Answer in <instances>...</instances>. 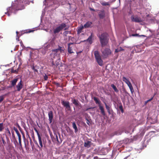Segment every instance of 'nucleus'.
I'll return each mask as SVG.
<instances>
[{"mask_svg": "<svg viewBox=\"0 0 159 159\" xmlns=\"http://www.w3.org/2000/svg\"><path fill=\"white\" fill-rule=\"evenodd\" d=\"M18 2L17 5H15L14 3H12L11 7L7 8V11L5 12V14H7L8 16H10L11 15L10 13H11L16 11L20 10L24 8L23 4H23L24 3V0H15V2Z\"/></svg>", "mask_w": 159, "mask_h": 159, "instance_id": "nucleus-1", "label": "nucleus"}, {"mask_svg": "<svg viewBox=\"0 0 159 159\" xmlns=\"http://www.w3.org/2000/svg\"><path fill=\"white\" fill-rule=\"evenodd\" d=\"M64 47L58 46V48L52 50V52L51 54L52 58H54L56 57H57L59 55L60 53H62L64 52Z\"/></svg>", "mask_w": 159, "mask_h": 159, "instance_id": "nucleus-2", "label": "nucleus"}, {"mask_svg": "<svg viewBox=\"0 0 159 159\" xmlns=\"http://www.w3.org/2000/svg\"><path fill=\"white\" fill-rule=\"evenodd\" d=\"M100 39V42L102 46L103 47L106 45L107 43V34L106 33H103L101 35L98 36Z\"/></svg>", "mask_w": 159, "mask_h": 159, "instance_id": "nucleus-3", "label": "nucleus"}, {"mask_svg": "<svg viewBox=\"0 0 159 159\" xmlns=\"http://www.w3.org/2000/svg\"><path fill=\"white\" fill-rule=\"evenodd\" d=\"M66 25L65 23H63L60 24L57 27L53 30V33L56 34L59 33L60 31L64 29V30H66L68 28H66Z\"/></svg>", "mask_w": 159, "mask_h": 159, "instance_id": "nucleus-4", "label": "nucleus"}, {"mask_svg": "<svg viewBox=\"0 0 159 159\" xmlns=\"http://www.w3.org/2000/svg\"><path fill=\"white\" fill-rule=\"evenodd\" d=\"M94 55L98 64L100 66H102L103 65V61L98 51H95L94 52Z\"/></svg>", "mask_w": 159, "mask_h": 159, "instance_id": "nucleus-5", "label": "nucleus"}, {"mask_svg": "<svg viewBox=\"0 0 159 159\" xmlns=\"http://www.w3.org/2000/svg\"><path fill=\"white\" fill-rule=\"evenodd\" d=\"M123 80L128 85L129 87L130 91L132 93L134 92V90L132 85L128 79L126 78L125 77H123Z\"/></svg>", "mask_w": 159, "mask_h": 159, "instance_id": "nucleus-6", "label": "nucleus"}, {"mask_svg": "<svg viewBox=\"0 0 159 159\" xmlns=\"http://www.w3.org/2000/svg\"><path fill=\"white\" fill-rule=\"evenodd\" d=\"M61 103L62 105L66 108V109L67 110L70 111L71 110V108L69 101L61 100Z\"/></svg>", "mask_w": 159, "mask_h": 159, "instance_id": "nucleus-7", "label": "nucleus"}, {"mask_svg": "<svg viewBox=\"0 0 159 159\" xmlns=\"http://www.w3.org/2000/svg\"><path fill=\"white\" fill-rule=\"evenodd\" d=\"M102 53L103 57L106 58L109 55H111V51L110 49L106 48L102 52Z\"/></svg>", "mask_w": 159, "mask_h": 159, "instance_id": "nucleus-8", "label": "nucleus"}, {"mask_svg": "<svg viewBox=\"0 0 159 159\" xmlns=\"http://www.w3.org/2000/svg\"><path fill=\"white\" fill-rule=\"evenodd\" d=\"M131 18L132 21L136 22L139 23L141 22L142 21L140 17H136L134 18L133 16H132Z\"/></svg>", "mask_w": 159, "mask_h": 159, "instance_id": "nucleus-9", "label": "nucleus"}, {"mask_svg": "<svg viewBox=\"0 0 159 159\" xmlns=\"http://www.w3.org/2000/svg\"><path fill=\"white\" fill-rule=\"evenodd\" d=\"M98 15L99 17L101 19L104 18L105 16V13L104 10L99 11L98 13Z\"/></svg>", "mask_w": 159, "mask_h": 159, "instance_id": "nucleus-10", "label": "nucleus"}, {"mask_svg": "<svg viewBox=\"0 0 159 159\" xmlns=\"http://www.w3.org/2000/svg\"><path fill=\"white\" fill-rule=\"evenodd\" d=\"M74 44V43H69L68 44L67 50L69 53H73L74 52L72 51V46H71V45Z\"/></svg>", "mask_w": 159, "mask_h": 159, "instance_id": "nucleus-11", "label": "nucleus"}, {"mask_svg": "<svg viewBox=\"0 0 159 159\" xmlns=\"http://www.w3.org/2000/svg\"><path fill=\"white\" fill-rule=\"evenodd\" d=\"M23 86V85L22 84V82L21 80L20 81L16 86V88H17V90L19 91H20L22 88Z\"/></svg>", "mask_w": 159, "mask_h": 159, "instance_id": "nucleus-12", "label": "nucleus"}, {"mask_svg": "<svg viewBox=\"0 0 159 159\" xmlns=\"http://www.w3.org/2000/svg\"><path fill=\"white\" fill-rule=\"evenodd\" d=\"M49 117V120L50 123H51L52 121L53 118V112L50 111L48 112V114Z\"/></svg>", "mask_w": 159, "mask_h": 159, "instance_id": "nucleus-13", "label": "nucleus"}, {"mask_svg": "<svg viewBox=\"0 0 159 159\" xmlns=\"http://www.w3.org/2000/svg\"><path fill=\"white\" fill-rule=\"evenodd\" d=\"M99 109L101 111V112L103 116H105L106 115V114L104 111V107L103 106L101 105H98Z\"/></svg>", "mask_w": 159, "mask_h": 159, "instance_id": "nucleus-14", "label": "nucleus"}, {"mask_svg": "<svg viewBox=\"0 0 159 159\" xmlns=\"http://www.w3.org/2000/svg\"><path fill=\"white\" fill-rule=\"evenodd\" d=\"M38 139H39V143L40 145V146H39V148L41 150L42 148L43 147V145L42 143V138L41 136H39L38 137Z\"/></svg>", "mask_w": 159, "mask_h": 159, "instance_id": "nucleus-15", "label": "nucleus"}, {"mask_svg": "<svg viewBox=\"0 0 159 159\" xmlns=\"http://www.w3.org/2000/svg\"><path fill=\"white\" fill-rule=\"evenodd\" d=\"M92 34H91V35L88 38L86 39V40H84V41H83L85 42L86 41H87L89 42L90 44H91L92 43Z\"/></svg>", "mask_w": 159, "mask_h": 159, "instance_id": "nucleus-16", "label": "nucleus"}, {"mask_svg": "<svg viewBox=\"0 0 159 159\" xmlns=\"http://www.w3.org/2000/svg\"><path fill=\"white\" fill-rule=\"evenodd\" d=\"M92 24V23L91 22L88 21L84 25V26L85 28H88L90 27Z\"/></svg>", "mask_w": 159, "mask_h": 159, "instance_id": "nucleus-17", "label": "nucleus"}, {"mask_svg": "<svg viewBox=\"0 0 159 159\" xmlns=\"http://www.w3.org/2000/svg\"><path fill=\"white\" fill-rule=\"evenodd\" d=\"M18 80V78H16L11 81V85L12 87L14 86L16 84Z\"/></svg>", "mask_w": 159, "mask_h": 159, "instance_id": "nucleus-18", "label": "nucleus"}, {"mask_svg": "<svg viewBox=\"0 0 159 159\" xmlns=\"http://www.w3.org/2000/svg\"><path fill=\"white\" fill-rule=\"evenodd\" d=\"M91 142L90 141H87L84 143V146L85 147L89 148L90 147Z\"/></svg>", "mask_w": 159, "mask_h": 159, "instance_id": "nucleus-19", "label": "nucleus"}, {"mask_svg": "<svg viewBox=\"0 0 159 159\" xmlns=\"http://www.w3.org/2000/svg\"><path fill=\"white\" fill-rule=\"evenodd\" d=\"M72 126L73 128L75 129V132L76 133L78 132V129L76 125L75 122L72 123Z\"/></svg>", "mask_w": 159, "mask_h": 159, "instance_id": "nucleus-20", "label": "nucleus"}, {"mask_svg": "<svg viewBox=\"0 0 159 159\" xmlns=\"http://www.w3.org/2000/svg\"><path fill=\"white\" fill-rule=\"evenodd\" d=\"M93 99L95 101V103L96 104H98L99 105H101V102L100 100L97 98L94 97L93 98Z\"/></svg>", "mask_w": 159, "mask_h": 159, "instance_id": "nucleus-21", "label": "nucleus"}, {"mask_svg": "<svg viewBox=\"0 0 159 159\" xmlns=\"http://www.w3.org/2000/svg\"><path fill=\"white\" fill-rule=\"evenodd\" d=\"M84 28V27L83 25L81 26L80 27H79L78 30H77V32L78 34H80L82 32V31Z\"/></svg>", "mask_w": 159, "mask_h": 159, "instance_id": "nucleus-22", "label": "nucleus"}, {"mask_svg": "<svg viewBox=\"0 0 159 159\" xmlns=\"http://www.w3.org/2000/svg\"><path fill=\"white\" fill-rule=\"evenodd\" d=\"M111 87L113 89L114 91L116 92H118L119 91L117 89V88L113 84L111 85Z\"/></svg>", "mask_w": 159, "mask_h": 159, "instance_id": "nucleus-23", "label": "nucleus"}, {"mask_svg": "<svg viewBox=\"0 0 159 159\" xmlns=\"http://www.w3.org/2000/svg\"><path fill=\"white\" fill-rule=\"evenodd\" d=\"M72 103L76 106H77L79 105V102L78 100H76L75 99H74L72 100Z\"/></svg>", "mask_w": 159, "mask_h": 159, "instance_id": "nucleus-24", "label": "nucleus"}, {"mask_svg": "<svg viewBox=\"0 0 159 159\" xmlns=\"http://www.w3.org/2000/svg\"><path fill=\"white\" fill-rule=\"evenodd\" d=\"M124 49L122 48L121 47H120L117 49H116L115 52L116 53L118 52L124 51Z\"/></svg>", "mask_w": 159, "mask_h": 159, "instance_id": "nucleus-25", "label": "nucleus"}, {"mask_svg": "<svg viewBox=\"0 0 159 159\" xmlns=\"http://www.w3.org/2000/svg\"><path fill=\"white\" fill-rule=\"evenodd\" d=\"M105 104V107H106V108L107 109V112L109 114L110 113V107L107 105V103L106 102L104 103Z\"/></svg>", "mask_w": 159, "mask_h": 159, "instance_id": "nucleus-26", "label": "nucleus"}, {"mask_svg": "<svg viewBox=\"0 0 159 159\" xmlns=\"http://www.w3.org/2000/svg\"><path fill=\"white\" fill-rule=\"evenodd\" d=\"M4 129L3 123H0V132L2 131Z\"/></svg>", "mask_w": 159, "mask_h": 159, "instance_id": "nucleus-27", "label": "nucleus"}, {"mask_svg": "<svg viewBox=\"0 0 159 159\" xmlns=\"http://www.w3.org/2000/svg\"><path fill=\"white\" fill-rule=\"evenodd\" d=\"M13 142L14 144L15 145V146H16L18 145V143L15 137H14V138L13 139Z\"/></svg>", "mask_w": 159, "mask_h": 159, "instance_id": "nucleus-28", "label": "nucleus"}, {"mask_svg": "<svg viewBox=\"0 0 159 159\" xmlns=\"http://www.w3.org/2000/svg\"><path fill=\"white\" fill-rule=\"evenodd\" d=\"M101 4L103 6H109L110 5L108 2H102V3H101Z\"/></svg>", "mask_w": 159, "mask_h": 159, "instance_id": "nucleus-29", "label": "nucleus"}, {"mask_svg": "<svg viewBox=\"0 0 159 159\" xmlns=\"http://www.w3.org/2000/svg\"><path fill=\"white\" fill-rule=\"evenodd\" d=\"M6 133L7 134V135L9 136H10L11 135V134L10 132L9 129L8 128H7L6 129Z\"/></svg>", "mask_w": 159, "mask_h": 159, "instance_id": "nucleus-30", "label": "nucleus"}, {"mask_svg": "<svg viewBox=\"0 0 159 159\" xmlns=\"http://www.w3.org/2000/svg\"><path fill=\"white\" fill-rule=\"evenodd\" d=\"M32 69L34 70V72H38V68H36V67L34 66H33L32 67Z\"/></svg>", "mask_w": 159, "mask_h": 159, "instance_id": "nucleus-31", "label": "nucleus"}, {"mask_svg": "<svg viewBox=\"0 0 159 159\" xmlns=\"http://www.w3.org/2000/svg\"><path fill=\"white\" fill-rule=\"evenodd\" d=\"M119 109L121 111V112L122 113H123L124 112V110L122 106V105L120 106H119Z\"/></svg>", "mask_w": 159, "mask_h": 159, "instance_id": "nucleus-32", "label": "nucleus"}, {"mask_svg": "<svg viewBox=\"0 0 159 159\" xmlns=\"http://www.w3.org/2000/svg\"><path fill=\"white\" fill-rule=\"evenodd\" d=\"M4 99V95L0 96V103Z\"/></svg>", "mask_w": 159, "mask_h": 159, "instance_id": "nucleus-33", "label": "nucleus"}, {"mask_svg": "<svg viewBox=\"0 0 159 159\" xmlns=\"http://www.w3.org/2000/svg\"><path fill=\"white\" fill-rule=\"evenodd\" d=\"M132 36H143V37H145V35H139V34H132Z\"/></svg>", "mask_w": 159, "mask_h": 159, "instance_id": "nucleus-34", "label": "nucleus"}, {"mask_svg": "<svg viewBox=\"0 0 159 159\" xmlns=\"http://www.w3.org/2000/svg\"><path fill=\"white\" fill-rule=\"evenodd\" d=\"M34 130H35V132H36L38 137H39V136H40V135L39 133L38 130L34 128Z\"/></svg>", "mask_w": 159, "mask_h": 159, "instance_id": "nucleus-35", "label": "nucleus"}, {"mask_svg": "<svg viewBox=\"0 0 159 159\" xmlns=\"http://www.w3.org/2000/svg\"><path fill=\"white\" fill-rule=\"evenodd\" d=\"M48 79V76L46 74H45V75L44 76V79L45 80H47Z\"/></svg>", "mask_w": 159, "mask_h": 159, "instance_id": "nucleus-36", "label": "nucleus"}, {"mask_svg": "<svg viewBox=\"0 0 159 159\" xmlns=\"http://www.w3.org/2000/svg\"><path fill=\"white\" fill-rule=\"evenodd\" d=\"M54 84L55 85L57 86V87H60V85L59 83L57 82H55Z\"/></svg>", "mask_w": 159, "mask_h": 159, "instance_id": "nucleus-37", "label": "nucleus"}, {"mask_svg": "<svg viewBox=\"0 0 159 159\" xmlns=\"http://www.w3.org/2000/svg\"><path fill=\"white\" fill-rule=\"evenodd\" d=\"M124 159H133V158L130 157V156H127L125 157Z\"/></svg>", "mask_w": 159, "mask_h": 159, "instance_id": "nucleus-38", "label": "nucleus"}, {"mask_svg": "<svg viewBox=\"0 0 159 159\" xmlns=\"http://www.w3.org/2000/svg\"><path fill=\"white\" fill-rule=\"evenodd\" d=\"M94 108H95V107H89V108H87V109L85 110V111H87L89 110V109H94Z\"/></svg>", "mask_w": 159, "mask_h": 159, "instance_id": "nucleus-39", "label": "nucleus"}, {"mask_svg": "<svg viewBox=\"0 0 159 159\" xmlns=\"http://www.w3.org/2000/svg\"><path fill=\"white\" fill-rule=\"evenodd\" d=\"M86 120L87 121L86 123L88 125H89L90 122L89 120L87 118H86Z\"/></svg>", "mask_w": 159, "mask_h": 159, "instance_id": "nucleus-40", "label": "nucleus"}, {"mask_svg": "<svg viewBox=\"0 0 159 159\" xmlns=\"http://www.w3.org/2000/svg\"><path fill=\"white\" fill-rule=\"evenodd\" d=\"M19 143L20 147L22 148V145L21 144V141H19Z\"/></svg>", "mask_w": 159, "mask_h": 159, "instance_id": "nucleus-41", "label": "nucleus"}, {"mask_svg": "<svg viewBox=\"0 0 159 159\" xmlns=\"http://www.w3.org/2000/svg\"><path fill=\"white\" fill-rule=\"evenodd\" d=\"M2 141L4 145L6 144V142L3 139V138H2Z\"/></svg>", "mask_w": 159, "mask_h": 159, "instance_id": "nucleus-42", "label": "nucleus"}, {"mask_svg": "<svg viewBox=\"0 0 159 159\" xmlns=\"http://www.w3.org/2000/svg\"><path fill=\"white\" fill-rule=\"evenodd\" d=\"M11 132V133L12 134V136L13 138H14V137H15V135L14 134V132L13 131V130H12V131Z\"/></svg>", "mask_w": 159, "mask_h": 159, "instance_id": "nucleus-43", "label": "nucleus"}, {"mask_svg": "<svg viewBox=\"0 0 159 159\" xmlns=\"http://www.w3.org/2000/svg\"><path fill=\"white\" fill-rule=\"evenodd\" d=\"M34 143L36 144L38 147H39V145L37 142L36 141H34Z\"/></svg>", "mask_w": 159, "mask_h": 159, "instance_id": "nucleus-44", "label": "nucleus"}, {"mask_svg": "<svg viewBox=\"0 0 159 159\" xmlns=\"http://www.w3.org/2000/svg\"><path fill=\"white\" fill-rule=\"evenodd\" d=\"M89 9L91 11H95V10L93 8H89Z\"/></svg>", "mask_w": 159, "mask_h": 159, "instance_id": "nucleus-45", "label": "nucleus"}, {"mask_svg": "<svg viewBox=\"0 0 159 159\" xmlns=\"http://www.w3.org/2000/svg\"><path fill=\"white\" fill-rule=\"evenodd\" d=\"M56 139L57 140V141H58V142H59V141H58V136L57 135H56Z\"/></svg>", "mask_w": 159, "mask_h": 159, "instance_id": "nucleus-46", "label": "nucleus"}, {"mask_svg": "<svg viewBox=\"0 0 159 159\" xmlns=\"http://www.w3.org/2000/svg\"><path fill=\"white\" fill-rule=\"evenodd\" d=\"M13 129L15 130V131L17 130L18 129L17 128H16L15 127H14Z\"/></svg>", "mask_w": 159, "mask_h": 159, "instance_id": "nucleus-47", "label": "nucleus"}, {"mask_svg": "<svg viewBox=\"0 0 159 159\" xmlns=\"http://www.w3.org/2000/svg\"><path fill=\"white\" fill-rule=\"evenodd\" d=\"M17 136H18V138L21 137V136L20 134V133H19V134H17Z\"/></svg>", "mask_w": 159, "mask_h": 159, "instance_id": "nucleus-48", "label": "nucleus"}, {"mask_svg": "<svg viewBox=\"0 0 159 159\" xmlns=\"http://www.w3.org/2000/svg\"><path fill=\"white\" fill-rule=\"evenodd\" d=\"M22 134H23V138L24 139H25V136L24 133H23V132H22Z\"/></svg>", "mask_w": 159, "mask_h": 159, "instance_id": "nucleus-49", "label": "nucleus"}, {"mask_svg": "<svg viewBox=\"0 0 159 159\" xmlns=\"http://www.w3.org/2000/svg\"><path fill=\"white\" fill-rule=\"evenodd\" d=\"M15 131L16 132V133L17 134H19V133H20L19 131H18V130H16V131Z\"/></svg>", "mask_w": 159, "mask_h": 159, "instance_id": "nucleus-50", "label": "nucleus"}, {"mask_svg": "<svg viewBox=\"0 0 159 159\" xmlns=\"http://www.w3.org/2000/svg\"><path fill=\"white\" fill-rule=\"evenodd\" d=\"M19 141H21V137L18 138Z\"/></svg>", "mask_w": 159, "mask_h": 159, "instance_id": "nucleus-51", "label": "nucleus"}, {"mask_svg": "<svg viewBox=\"0 0 159 159\" xmlns=\"http://www.w3.org/2000/svg\"><path fill=\"white\" fill-rule=\"evenodd\" d=\"M17 126H18V127L19 129H21L20 127V126H19V125H18V124H17Z\"/></svg>", "mask_w": 159, "mask_h": 159, "instance_id": "nucleus-52", "label": "nucleus"}, {"mask_svg": "<svg viewBox=\"0 0 159 159\" xmlns=\"http://www.w3.org/2000/svg\"><path fill=\"white\" fill-rule=\"evenodd\" d=\"M20 43L21 45V46H22V44H23L22 42V41H21L20 42Z\"/></svg>", "mask_w": 159, "mask_h": 159, "instance_id": "nucleus-53", "label": "nucleus"}, {"mask_svg": "<svg viewBox=\"0 0 159 159\" xmlns=\"http://www.w3.org/2000/svg\"><path fill=\"white\" fill-rule=\"evenodd\" d=\"M98 157H94V159H97Z\"/></svg>", "mask_w": 159, "mask_h": 159, "instance_id": "nucleus-54", "label": "nucleus"}, {"mask_svg": "<svg viewBox=\"0 0 159 159\" xmlns=\"http://www.w3.org/2000/svg\"><path fill=\"white\" fill-rule=\"evenodd\" d=\"M152 98H151L148 101H151V100H152Z\"/></svg>", "mask_w": 159, "mask_h": 159, "instance_id": "nucleus-55", "label": "nucleus"}, {"mask_svg": "<svg viewBox=\"0 0 159 159\" xmlns=\"http://www.w3.org/2000/svg\"><path fill=\"white\" fill-rule=\"evenodd\" d=\"M32 31V30H30L29 31V32H28V33H30Z\"/></svg>", "mask_w": 159, "mask_h": 159, "instance_id": "nucleus-56", "label": "nucleus"}, {"mask_svg": "<svg viewBox=\"0 0 159 159\" xmlns=\"http://www.w3.org/2000/svg\"><path fill=\"white\" fill-rule=\"evenodd\" d=\"M67 31H65L64 33L67 34Z\"/></svg>", "mask_w": 159, "mask_h": 159, "instance_id": "nucleus-57", "label": "nucleus"}, {"mask_svg": "<svg viewBox=\"0 0 159 159\" xmlns=\"http://www.w3.org/2000/svg\"><path fill=\"white\" fill-rule=\"evenodd\" d=\"M0 38H2V37H1V36H0Z\"/></svg>", "mask_w": 159, "mask_h": 159, "instance_id": "nucleus-58", "label": "nucleus"}, {"mask_svg": "<svg viewBox=\"0 0 159 159\" xmlns=\"http://www.w3.org/2000/svg\"><path fill=\"white\" fill-rule=\"evenodd\" d=\"M16 33L17 34H18V32H16Z\"/></svg>", "mask_w": 159, "mask_h": 159, "instance_id": "nucleus-59", "label": "nucleus"}]
</instances>
